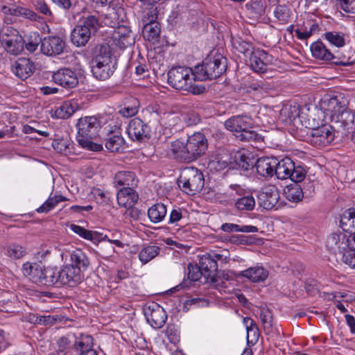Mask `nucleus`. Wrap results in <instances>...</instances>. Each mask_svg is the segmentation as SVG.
Returning <instances> with one entry per match:
<instances>
[{"label": "nucleus", "mask_w": 355, "mask_h": 355, "mask_svg": "<svg viewBox=\"0 0 355 355\" xmlns=\"http://www.w3.org/2000/svg\"><path fill=\"white\" fill-rule=\"evenodd\" d=\"M223 279L226 280V282H222V284L218 290L220 293H230L231 290L233 289L234 285L232 283L230 282V276L229 274H226L223 275Z\"/></svg>", "instance_id": "338daca9"}, {"label": "nucleus", "mask_w": 355, "mask_h": 355, "mask_svg": "<svg viewBox=\"0 0 355 355\" xmlns=\"http://www.w3.org/2000/svg\"><path fill=\"white\" fill-rule=\"evenodd\" d=\"M239 275L247 278L252 282H261L266 279L268 272L263 267L257 266L241 271Z\"/></svg>", "instance_id": "a878e982"}, {"label": "nucleus", "mask_w": 355, "mask_h": 355, "mask_svg": "<svg viewBox=\"0 0 355 355\" xmlns=\"http://www.w3.org/2000/svg\"><path fill=\"white\" fill-rule=\"evenodd\" d=\"M259 315L265 332L266 334H269L271 331L272 327V317L271 312L266 308H261Z\"/></svg>", "instance_id": "09e8293b"}, {"label": "nucleus", "mask_w": 355, "mask_h": 355, "mask_svg": "<svg viewBox=\"0 0 355 355\" xmlns=\"http://www.w3.org/2000/svg\"><path fill=\"white\" fill-rule=\"evenodd\" d=\"M279 199V193L277 187L273 185L266 187L258 196V203L266 209H272L276 207Z\"/></svg>", "instance_id": "6ab92c4d"}, {"label": "nucleus", "mask_w": 355, "mask_h": 355, "mask_svg": "<svg viewBox=\"0 0 355 355\" xmlns=\"http://www.w3.org/2000/svg\"><path fill=\"white\" fill-rule=\"evenodd\" d=\"M274 174L278 179H288L292 170L294 169V162L290 157H285L280 161L275 159Z\"/></svg>", "instance_id": "b1692460"}, {"label": "nucleus", "mask_w": 355, "mask_h": 355, "mask_svg": "<svg viewBox=\"0 0 355 355\" xmlns=\"http://www.w3.org/2000/svg\"><path fill=\"white\" fill-rule=\"evenodd\" d=\"M159 252V248L154 245L144 246L139 254L140 261L145 264L155 258Z\"/></svg>", "instance_id": "58836bf2"}, {"label": "nucleus", "mask_w": 355, "mask_h": 355, "mask_svg": "<svg viewBox=\"0 0 355 355\" xmlns=\"http://www.w3.org/2000/svg\"><path fill=\"white\" fill-rule=\"evenodd\" d=\"M17 5H0V12L5 16H15Z\"/></svg>", "instance_id": "774afa93"}, {"label": "nucleus", "mask_w": 355, "mask_h": 355, "mask_svg": "<svg viewBox=\"0 0 355 355\" xmlns=\"http://www.w3.org/2000/svg\"><path fill=\"white\" fill-rule=\"evenodd\" d=\"M276 60L263 49H252L250 53L248 64L256 73H263L268 70L269 67L275 64Z\"/></svg>", "instance_id": "9b49d317"}, {"label": "nucleus", "mask_w": 355, "mask_h": 355, "mask_svg": "<svg viewBox=\"0 0 355 355\" xmlns=\"http://www.w3.org/2000/svg\"><path fill=\"white\" fill-rule=\"evenodd\" d=\"M60 285L74 286L81 282L83 275L78 268L74 265L67 264L59 270Z\"/></svg>", "instance_id": "f3484780"}, {"label": "nucleus", "mask_w": 355, "mask_h": 355, "mask_svg": "<svg viewBox=\"0 0 355 355\" xmlns=\"http://www.w3.org/2000/svg\"><path fill=\"white\" fill-rule=\"evenodd\" d=\"M306 174V172L302 166L300 165L295 166L294 164V169L291 171L288 178H290L293 183L297 184V182H300L304 180Z\"/></svg>", "instance_id": "4d7b16f0"}, {"label": "nucleus", "mask_w": 355, "mask_h": 355, "mask_svg": "<svg viewBox=\"0 0 355 355\" xmlns=\"http://www.w3.org/2000/svg\"><path fill=\"white\" fill-rule=\"evenodd\" d=\"M236 207L239 210H252L255 206V200L252 195H246L237 199Z\"/></svg>", "instance_id": "a18cd8bd"}, {"label": "nucleus", "mask_w": 355, "mask_h": 355, "mask_svg": "<svg viewBox=\"0 0 355 355\" xmlns=\"http://www.w3.org/2000/svg\"><path fill=\"white\" fill-rule=\"evenodd\" d=\"M324 39L331 45L342 48L345 45V34L338 31H327L324 34Z\"/></svg>", "instance_id": "4c0bfd02"}, {"label": "nucleus", "mask_w": 355, "mask_h": 355, "mask_svg": "<svg viewBox=\"0 0 355 355\" xmlns=\"http://www.w3.org/2000/svg\"><path fill=\"white\" fill-rule=\"evenodd\" d=\"M73 339V336L69 334L60 337L57 340L58 349L55 352L49 354V355H65L67 350L69 348Z\"/></svg>", "instance_id": "c03bdc74"}, {"label": "nucleus", "mask_w": 355, "mask_h": 355, "mask_svg": "<svg viewBox=\"0 0 355 355\" xmlns=\"http://www.w3.org/2000/svg\"><path fill=\"white\" fill-rule=\"evenodd\" d=\"M143 312L148 323L155 329L162 328L167 320V314L159 304L155 302L146 304Z\"/></svg>", "instance_id": "ddd939ff"}, {"label": "nucleus", "mask_w": 355, "mask_h": 355, "mask_svg": "<svg viewBox=\"0 0 355 355\" xmlns=\"http://www.w3.org/2000/svg\"><path fill=\"white\" fill-rule=\"evenodd\" d=\"M123 9L116 5L107 6L106 12L102 15V23L110 28H115L111 32V38L108 44H114L120 49H124L131 44V29L125 26H120L123 20Z\"/></svg>", "instance_id": "f257e3e1"}, {"label": "nucleus", "mask_w": 355, "mask_h": 355, "mask_svg": "<svg viewBox=\"0 0 355 355\" xmlns=\"http://www.w3.org/2000/svg\"><path fill=\"white\" fill-rule=\"evenodd\" d=\"M335 58L332 59V63L340 66H349L354 63V58L352 51L345 50L337 51L334 53Z\"/></svg>", "instance_id": "c9c22d12"}, {"label": "nucleus", "mask_w": 355, "mask_h": 355, "mask_svg": "<svg viewBox=\"0 0 355 355\" xmlns=\"http://www.w3.org/2000/svg\"><path fill=\"white\" fill-rule=\"evenodd\" d=\"M343 262L351 268H355V235L354 236L353 248H349L342 256Z\"/></svg>", "instance_id": "6e6d98bb"}, {"label": "nucleus", "mask_w": 355, "mask_h": 355, "mask_svg": "<svg viewBox=\"0 0 355 355\" xmlns=\"http://www.w3.org/2000/svg\"><path fill=\"white\" fill-rule=\"evenodd\" d=\"M78 105L75 101H64L55 111L58 117L67 119L70 117L77 110Z\"/></svg>", "instance_id": "f704fd0d"}, {"label": "nucleus", "mask_w": 355, "mask_h": 355, "mask_svg": "<svg viewBox=\"0 0 355 355\" xmlns=\"http://www.w3.org/2000/svg\"><path fill=\"white\" fill-rule=\"evenodd\" d=\"M140 128L137 132H135V137L137 141L139 142H145L150 138V128L148 125L143 124L142 121L139 119H135V129Z\"/></svg>", "instance_id": "79ce46f5"}, {"label": "nucleus", "mask_w": 355, "mask_h": 355, "mask_svg": "<svg viewBox=\"0 0 355 355\" xmlns=\"http://www.w3.org/2000/svg\"><path fill=\"white\" fill-rule=\"evenodd\" d=\"M284 194L286 198L293 202H297L302 200L304 193L302 187L297 183H292L285 187Z\"/></svg>", "instance_id": "7c9ffc66"}, {"label": "nucleus", "mask_w": 355, "mask_h": 355, "mask_svg": "<svg viewBox=\"0 0 355 355\" xmlns=\"http://www.w3.org/2000/svg\"><path fill=\"white\" fill-rule=\"evenodd\" d=\"M198 80L214 79L222 75L226 70V58L220 53L211 51L201 64L195 67Z\"/></svg>", "instance_id": "39448f33"}, {"label": "nucleus", "mask_w": 355, "mask_h": 355, "mask_svg": "<svg viewBox=\"0 0 355 355\" xmlns=\"http://www.w3.org/2000/svg\"><path fill=\"white\" fill-rule=\"evenodd\" d=\"M43 268L37 263L26 262L22 265V272L33 283L40 285Z\"/></svg>", "instance_id": "393cba45"}, {"label": "nucleus", "mask_w": 355, "mask_h": 355, "mask_svg": "<svg viewBox=\"0 0 355 355\" xmlns=\"http://www.w3.org/2000/svg\"><path fill=\"white\" fill-rule=\"evenodd\" d=\"M165 335L170 343L175 344L180 340V336L178 329L173 325H168L165 330Z\"/></svg>", "instance_id": "e2e57ef3"}, {"label": "nucleus", "mask_w": 355, "mask_h": 355, "mask_svg": "<svg viewBox=\"0 0 355 355\" xmlns=\"http://www.w3.org/2000/svg\"><path fill=\"white\" fill-rule=\"evenodd\" d=\"M114 44H105L101 46L98 53L96 55L92 65L94 77L101 80L109 78L114 73L116 60L114 58Z\"/></svg>", "instance_id": "7ed1b4c3"}, {"label": "nucleus", "mask_w": 355, "mask_h": 355, "mask_svg": "<svg viewBox=\"0 0 355 355\" xmlns=\"http://www.w3.org/2000/svg\"><path fill=\"white\" fill-rule=\"evenodd\" d=\"M211 254L217 267L218 265L223 266L227 263L230 260V252L227 250H220L219 252H211Z\"/></svg>", "instance_id": "bf43d9fd"}, {"label": "nucleus", "mask_w": 355, "mask_h": 355, "mask_svg": "<svg viewBox=\"0 0 355 355\" xmlns=\"http://www.w3.org/2000/svg\"><path fill=\"white\" fill-rule=\"evenodd\" d=\"M99 27L98 19L93 15L85 18L71 33V41L77 47L85 46Z\"/></svg>", "instance_id": "6e6552de"}, {"label": "nucleus", "mask_w": 355, "mask_h": 355, "mask_svg": "<svg viewBox=\"0 0 355 355\" xmlns=\"http://www.w3.org/2000/svg\"><path fill=\"white\" fill-rule=\"evenodd\" d=\"M199 269L202 272H207V275L217 270L216 263L214 262L211 253H206L199 257Z\"/></svg>", "instance_id": "72a5a7b5"}, {"label": "nucleus", "mask_w": 355, "mask_h": 355, "mask_svg": "<svg viewBox=\"0 0 355 355\" xmlns=\"http://www.w3.org/2000/svg\"><path fill=\"white\" fill-rule=\"evenodd\" d=\"M71 265H74L75 268L86 270L89 265V261L85 253L79 248L72 251L70 255Z\"/></svg>", "instance_id": "2f4dec72"}, {"label": "nucleus", "mask_w": 355, "mask_h": 355, "mask_svg": "<svg viewBox=\"0 0 355 355\" xmlns=\"http://www.w3.org/2000/svg\"><path fill=\"white\" fill-rule=\"evenodd\" d=\"M166 213V207L162 203L155 204L148 210V215L150 220L155 223L162 221Z\"/></svg>", "instance_id": "473e14b6"}, {"label": "nucleus", "mask_w": 355, "mask_h": 355, "mask_svg": "<svg viewBox=\"0 0 355 355\" xmlns=\"http://www.w3.org/2000/svg\"><path fill=\"white\" fill-rule=\"evenodd\" d=\"M35 68L33 63L28 58H19L12 67L13 73L19 78L25 80L30 77Z\"/></svg>", "instance_id": "412c9836"}, {"label": "nucleus", "mask_w": 355, "mask_h": 355, "mask_svg": "<svg viewBox=\"0 0 355 355\" xmlns=\"http://www.w3.org/2000/svg\"><path fill=\"white\" fill-rule=\"evenodd\" d=\"M354 236L345 232L333 233L328 237L326 245L331 251L343 256L349 248H353Z\"/></svg>", "instance_id": "f8f14e48"}, {"label": "nucleus", "mask_w": 355, "mask_h": 355, "mask_svg": "<svg viewBox=\"0 0 355 355\" xmlns=\"http://www.w3.org/2000/svg\"><path fill=\"white\" fill-rule=\"evenodd\" d=\"M115 182H116L119 185H129L128 181H132L133 179L131 178V173L121 171L119 172L115 176Z\"/></svg>", "instance_id": "69168bd1"}, {"label": "nucleus", "mask_w": 355, "mask_h": 355, "mask_svg": "<svg viewBox=\"0 0 355 355\" xmlns=\"http://www.w3.org/2000/svg\"><path fill=\"white\" fill-rule=\"evenodd\" d=\"M225 128L230 131L239 133L237 135L241 140L261 142L263 137L252 130V120L247 116H234L227 119L225 123Z\"/></svg>", "instance_id": "423d86ee"}, {"label": "nucleus", "mask_w": 355, "mask_h": 355, "mask_svg": "<svg viewBox=\"0 0 355 355\" xmlns=\"http://www.w3.org/2000/svg\"><path fill=\"white\" fill-rule=\"evenodd\" d=\"M66 198L60 194L50 196L40 207L37 209L38 213H47L53 209L58 203L63 202Z\"/></svg>", "instance_id": "a19ab883"}, {"label": "nucleus", "mask_w": 355, "mask_h": 355, "mask_svg": "<svg viewBox=\"0 0 355 355\" xmlns=\"http://www.w3.org/2000/svg\"><path fill=\"white\" fill-rule=\"evenodd\" d=\"M187 142L190 162L197 159L207 149V141L202 133H194L187 139Z\"/></svg>", "instance_id": "4468645a"}, {"label": "nucleus", "mask_w": 355, "mask_h": 355, "mask_svg": "<svg viewBox=\"0 0 355 355\" xmlns=\"http://www.w3.org/2000/svg\"><path fill=\"white\" fill-rule=\"evenodd\" d=\"M118 204L130 210V215H132L133 207V189L130 187L121 189L117 193Z\"/></svg>", "instance_id": "c756f323"}, {"label": "nucleus", "mask_w": 355, "mask_h": 355, "mask_svg": "<svg viewBox=\"0 0 355 355\" xmlns=\"http://www.w3.org/2000/svg\"><path fill=\"white\" fill-rule=\"evenodd\" d=\"M157 8L150 5L148 8L144 9L142 12L141 22L143 25L146 24H151L158 22Z\"/></svg>", "instance_id": "3c124183"}, {"label": "nucleus", "mask_w": 355, "mask_h": 355, "mask_svg": "<svg viewBox=\"0 0 355 355\" xmlns=\"http://www.w3.org/2000/svg\"><path fill=\"white\" fill-rule=\"evenodd\" d=\"M310 50L312 56L318 60L332 62V59L335 58L334 53L320 41L313 42L310 46Z\"/></svg>", "instance_id": "4be33fe9"}, {"label": "nucleus", "mask_w": 355, "mask_h": 355, "mask_svg": "<svg viewBox=\"0 0 355 355\" xmlns=\"http://www.w3.org/2000/svg\"><path fill=\"white\" fill-rule=\"evenodd\" d=\"M40 285H60L59 270L57 267H44Z\"/></svg>", "instance_id": "cd10ccee"}, {"label": "nucleus", "mask_w": 355, "mask_h": 355, "mask_svg": "<svg viewBox=\"0 0 355 355\" xmlns=\"http://www.w3.org/2000/svg\"><path fill=\"white\" fill-rule=\"evenodd\" d=\"M55 83L65 88H73L78 85V79L76 73L69 68H62L53 74Z\"/></svg>", "instance_id": "aec40b11"}, {"label": "nucleus", "mask_w": 355, "mask_h": 355, "mask_svg": "<svg viewBox=\"0 0 355 355\" xmlns=\"http://www.w3.org/2000/svg\"><path fill=\"white\" fill-rule=\"evenodd\" d=\"M168 83L178 90H184L197 80L196 68L177 67L168 72Z\"/></svg>", "instance_id": "1a4fd4ad"}, {"label": "nucleus", "mask_w": 355, "mask_h": 355, "mask_svg": "<svg viewBox=\"0 0 355 355\" xmlns=\"http://www.w3.org/2000/svg\"><path fill=\"white\" fill-rule=\"evenodd\" d=\"M0 40L6 51L10 54L17 55L24 50V39L19 31L12 26H5L2 28Z\"/></svg>", "instance_id": "9d476101"}, {"label": "nucleus", "mask_w": 355, "mask_h": 355, "mask_svg": "<svg viewBox=\"0 0 355 355\" xmlns=\"http://www.w3.org/2000/svg\"><path fill=\"white\" fill-rule=\"evenodd\" d=\"M42 40L37 32L31 33L26 42V48L30 52H34L38 47L39 44H42Z\"/></svg>", "instance_id": "864d4df0"}, {"label": "nucleus", "mask_w": 355, "mask_h": 355, "mask_svg": "<svg viewBox=\"0 0 355 355\" xmlns=\"http://www.w3.org/2000/svg\"><path fill=\"white\" fill-rule=\"evenodd\" d=\"M273 13L275 17L282 24L287 23L291 17V10L286 5L276 6Z\"/></svg>", "instance_id": "de8ad7c7"}, {"label": "nucleus", "mask_w": 355, "mask_h": 355, "mask_svg": "<svg viewBox=\"0 0 355 355\" xmlns=\"http://www.w3.org/2000/svg\"><path fill=\"white\" fill-rule=\"evenodd\" d=\"M347 100L343 96L330 97L325 95L320 101L319 106L324 114L332 121L346 123L352 116L351 110L347 108Z\"/></svg>", "instance_id": "20e7f679"}, {"label": "nucleus", "mask_w": 355, "mask_h": 355, "mask_svg": "<svg viewBox=\"0 0 355 355\" xmlns=\"http://www.w3.org/2000/svg\"><path fill=\"white\" fill-rule=\"evenodd\" d=\"M315 28L316 26L313 24L309 29L297 28L295 31V33L298 39L306 40L313 35V33Z\"/></svg>", "instance_id": "0e129e2a"}, {"label": "nucleus", "mask_w": 355, "mask_h": 355, "mask_svg": "<svg viewBox=\"0 0 355 355\" xmlns=\"http://www.w3.org/2000/svg\"><path fill=\"white\" fill-rule=\"evenodd\" d=\"M93 339L90 336H81L75 341V349L79 355H98L92 349Z\"/></svg>", "instance_id": "bb28decb"}, {"label": "nucleus", "mask_w": 355, "mask_h": 355, "mask_svg": "<svg viewBox=\"0 0 355 355\" xmlns=\"http://www.w3.org/2000/svg\"><path fill=\"white\" fill-rule=\"evenodd\" d=\"M235 158L236 165L244 170H248L253 165V162L240 152L237 153Z\"/></svg>", "instance_id": "680f3d73"}, {"label": "nucleus", "mask_w": 355, "mask_h": 355, "mask_svg": "<svg viewBox=\"0 0 355 355\" xmlns=\"http://www.w3.org/2000/svg\"><path fill=\"white\" fill-rule=\"evenodd\" d=\"M76 127L78 129L76 140L79 145L89 150L101 151L103 149L101 144L94 142L100 123L96 117L85 116L78 119Z\"/></svg>", "instance_id": "f03ea898"}, {"label": "nucleus", "mask_w": 355, "mask_h": 355, "mask_svg": "<svg viewBox=\"0 0 355 355\" xmlns=\"http://www.w3.org/2000/svg\"><path fill=\"white\" fill-rule=\"evenodd\" d=\"M166 155L180 162H190L187 140L178 139L166 146Z\"/></svg>", "instance_id": "dca6fc26"}, {"label": "nucleus", "mask_w": 355, "mask_h": 355, "mask_svg": "<svg viewBox=\"0 0 355 355\" xmlns=\"http://www.w3.org/2000/svg\"><path fill=\"white\" fill-rule=\"evenodd\" d=\"M65 48L64 41L58 36H49L42 40V52L48 56H55L61 54Z\"/></svg>", "instance_id": "a211bd4d"}, {"label": "nucleus", "mask_w": 355, "mask_h": 355, "mask_svg": "<svg viewBox=\"0 0 355 355\" xmlns=\"http://www.w3.org/2000/svg\"><path fill=\"white\" fill-rule=\"evenodd\" d=\"M221 230L225 232H257L258 228L253 225H243L240 226L234 223H224L221 226Z\"/></svg>", "instance_id": "37998d69"}, {"label": "nucleus", "mask_w": 355, "mask_h": 355, "mask_svg": "<svg viewBox=\"0 0 355 355\" xmlns=\"http://www.w3.org/2000/svg\"><path fill=\"white\" fill-rule=\"evenodd\" d=\"M26 253V250L23 246L18 244H11L7 247L6 254L12 259H19L22 258Z\"/></svg>", "instance_id": "8fccbe9b"}, {"label": "nucleus", "mask_w": 355, "mask_h": 355, "mask_svg": "<svg viewBox=\"0 0 355 355\" xmlns=\"http://www.w3.org/2000/svg\"><path fill=\"white\" fill-rule=\"evenodd\" d=\"M310 136V141L316 146L330 144L335 138L334 129L329 125H323L311 130Z\"/></svg>", "instance_id": "2eb2a0df"}, {"label": "nucleus", "mask_w": 355, "mask_h": 355, "mask_svg": "<svg viewBox=\"0 0 355 355\" xmlns=\"http://www.w3.org/2000/svg\"><path fill=\"white\" fill-rule=\"evenodd\" d=\"M205 180L202 172L195 167H186L181 171L178 185L182 191L194 195L204 187Z\"/></svg>", "instance_id": "0eeeda50"}, {"label": "nucleus", "mask_w": 355, "mask_h": 355, "mask_svg": "<svg viewBox=\"0 0 355 355\" xmlns=\"http://www.w3.org/2000/svg\"><path fill=\"white\" fill-rule=\"evenodd\" d=\"M161 34V26L159 22L143 25L142 35L145 40L155 44L159 42Z\"/></svg>", "instance_id": "c85d7f7f"}, {"label": "nucleus", "mask_w": 355, "mask_h": 355, "mask_svg": "<svg viewBox=\"0 0 355 355\" xmlns=\"http://www.w3.org/2000/svg\"><path fill=\"white\" fill-rule=\"evenodd\" d=\"M15 17H21L25 19H30L31 21H38L40 17L36 14L34 11L30 10L28 8L22 7L19 6H16V12Z\"/></svg>", "instance_id": "5fc2aeb1"}, {"label": "nucleus", "mask_w": 355, "mask_h": 355, "mask_svg": "<svg viewBox=\"0 0 355 355\" xmlns=\"http://www.w3.org/2000/svg\"><path fill=\"white\" fill-rule=\"evenodd\" d=\"M243 322L246 328L248 342L256 343L259 336L257 326L250 318H244Z\"/></svg>", "instance_id": "ea45409f"}, {"label": "nucleus", "mask_w": 355, "mask_h": 355, "mask_svg": "<svg viewBox=\"0 0 355 355\" xmlns=\"http://www.w3.org/2000/svg\"><path fill=\"white\" fill-rule=\"evenodd\" d=\"M352 209H349L343 212L340 216V226L343 232L352 234Z\"/></svg>", "instance_id": "603ef678"}, {"label": "nucleus", "mask_w": 355, "mask_h": 355, "mask_svg": "<svg viewBox=\"0 0 355 355\" xmlns=\"http://www.w3.org/2000/svg\"><path fill=\"white\" fill-rule=\"evenodd\" d=\"M35 9L47 18L53 17V12L45 0H35L33 3Z\"/></svg>", "instance_id": "13d9d810"}, {"label": "nucleus", "mask_w": 355, "mask_h": 355, "mask_svg": "<svg viewBox=\"0 0 355 355\" xmlns=\"http://www.w3.org/2000/svg\"><path fill=\"white\" fill-rule=\"evenodd\" d=\"M246 6L250 9L254 14L261 15L265 11V1L252 0L250 3L246 4Z\"/></svg>", "instance_id": "052dcab7"}, {"label": "nucleus", "mask_w": 355, "mask_h": 355, "mask_svg": "<svg viewBox=\"0 0 355 355\" xmlns=\"http://www.w3.org/2000/svg\"><path fill=\"white\" fill-rule=\"evenodd\" d=\"M275 157H261L255 163L257 172L263 177H271L274 175L275 164Z\"/></svg>", "instance_id": "5701e85b"}, {"label": "nucleus", "mask_w": 355, "mask_h": 355, "mask_svg": "<svg viewBox=\"0 0 355 355\" xmlns=\"http://www.w3.org/2000/svg\"><path fill=\"white\" fill-rule=\"evenodd\" d=\"M70 230L80 237L93 242L98 241L101 239L99 232L90 231L78 225L72 224L70 225Z\"/></svg>", "instance_id": "e433bc0d"}, {"label": "nucleus", "mask_w": 355, "mask_h": 355, "mask_svg": "<svg viewBox=\"0 0 355 355\" xmlns=\"http://www.w3.org/2000/svg\"><path fill=\"white\" fill-rule=\"evenodd\" d=\"M123 139L119 135L110 137L105 142V147L110 152H120L124 150Z\"/></svg>", "instance_id": "49530a36"}]
</instances>
